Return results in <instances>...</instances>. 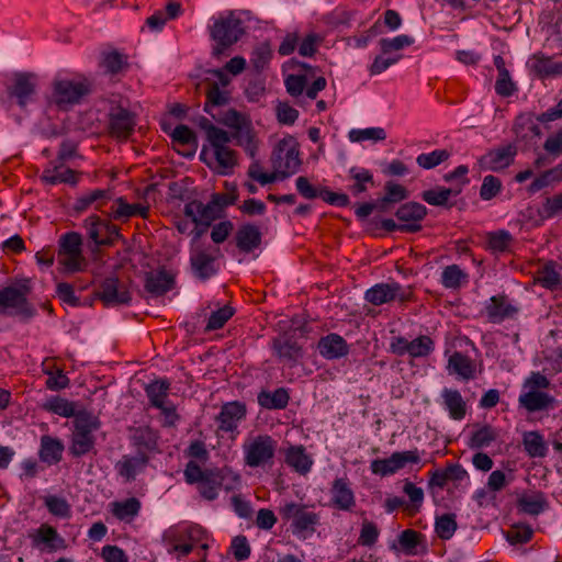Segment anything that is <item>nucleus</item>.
Here are the masks:
<instances>
[{"label": "nucleus", "instance_id": "4468645a", "mask_svg": "<svg viewBox=\"0 0 562 562\" xmlns=\"http://www.w3.org/2000/svg\"><path fill=\"white\" fill-rule=\"evenodd\" d=\"M88 237L98 246L112 245L121 237L120 228L108 220L92 214L83 221Z\"/></svg>", "mask_w": 562, "mask_h": 562}, {"label": "nucleus", "instance_id": "79ce46f5", "mask_svg": "<svg viewBox=\"0 0 562 562\" xmlns=\"http://www.w3.org/2000/svg\"><path fill=\"white\" fill-rule=\"evenodd\" d=\"M110 508L112 515L116 519L130 522L138 516L142 508V503L136 497H130L124 501H115L110 503Z\"/></svg>", "mask_w": 562, "mask_h": 562}, {"label": "nucleus", "instance_id": "4d7b16f0", "mask_svg": "<svg viewBox=\"0 0 562 562\" xmlns=\"http://www.w3.org/2000/svg\"><path fill=\"white\" fill-rule=\"evenodd\" d=\"M451 156V151L442 148L430 153H422L416 157V164L423 169H432L446 162Z\"/></svg>", "mask_w": 562, "mask_h": 562}, {"label": "nucleus", "instance_id": "a18cd8bd", "mask_svg": "<svg viewBox=\"0 0 562 562\" xmlns=\"http://www.w3.org/2000/svg\"><path fill=\"white\" fill-rule=\"evenodd\" d=\"M272 349L280 359L291 363H296L303 355L301 346L291 338H274Z\"/></svg>", "mask_w": 562, "mask_h": 562}, {"label": "nucleus", "instance_id": "69168bd1", "mask_svg": "<svg viewBox=\"0 0 562 562\" xmlns=\"http://www.w3.org/2000/svg\"><path fill=\"white\" fill-rule=\"evenodd\" d=\"M172 142L179 145H186L191 146L193 149V153L195 151L198 147V140L196 135L194 132L188 127L187 125L180 124L175 127V130L171 133Z\"/></svg>", "mask_w": 562, "mask_h": 562}, {"label": "nucleus", "instance_id": "a19ab883", "mask_svg": "<svg viewBox=\"0 0 562 562\" xmlns=\"http://www.w3.org/2000/svg\"><path fill=\"white\" fill-rule=\"evenodd\" d=\"M441 398L451 419L462 420L465 417L467 403L458 390L445 387L441 391Z\"/></svg>", "mask_w": 562, "mask_h": 562}, {"label": "nucleus", "instance_id": "f257e3e1", "mask_svg": "<svg viewBox=\"0 0 562 562\" xmlns=\"http://www.w3.org/2000/svg\"><path fill=\"white\" fill-rule=\"evenodd\" d=\"M184 481L196 484L201 497L206 501H215L221 487L229 492L240 485V475L229 467L202 469L199 463L189 461L183 471Z\"/></svg>", "mask_w": 562, "mask_h": 562}, {"label": "nucleus", "instance_id": "a878e982", "mask_svg": "<svg viewBox=\"0 0 562 562\" xmlns=\"http://www.w3.org/2000/svg\"><path fill=\"white\" fill-rule=\"evenodd\" d=\"M184 214L196 225H203L205 227H209L213 221L221 216V212L216 205L213 204L212 199L206 204L198 200L188 202L184 205Z\"/></svg>", "mask_w": 562, "mask_h": 562}, {"label": "nucleus", "instance_id": "c756f323", "mask_svg": "<svg viewBox=\"0 0 562 562\" xmlns=\"http://www.w3.org/2000/svg\"><path fill=\"white\" fill-rule=\"evenodd\" d=\"M317 350L323 358L334 360L347 356L349 345L342 336L330 333L318 340Z\"/></svg>", "mask_w": 562, "mask_h": 562}, {"label": "nucleus", "instance_id": "8fccbe9b", "mask_svg": "<svg viewBox=\"0 0 562 562\" xmlns=\"http://www.w3.org/2000/svg\"><path fill=\"white\" fill-rule=\"evenodd\" d=\"M440 282L446 289L457 290L469 282V276L460 266L449 265L443 268Z\"/></svg>", "mask_w": 562, "mask_h": 562}, {"label": "nucleus", "instance_id": "f8f14e48", "mask_svg": "<svg viewBox=\"0 0 562 562\" xmlns=\"http://www.w3.org/2000/svg\"><path fill=\"white\" fill-rule=\"evenodd\" d=\"M420 462V454L418 449L393 452L389 458L375 459L370 464V470L373 474L382 477L393 475L397 471L404 469L406 464H417Z\"/></svg>", "mask_w": 562, "mask_h": 562}, {"label": "nucleus", "instance_id": "412c9836", "mask_svg": "<svg viewBox=\"0 0 562 562\" xmlns=\"http://www.w3.org/2000/svg\"><path fill=\"white\" fill-rule=\"evenodd\" d=\"M136 125L134 114L122 106L112 108L109 113V132L116 139L125 140L134 132Z\"/></svg>", "mask_w": 562, "mask_h": 562}, {"label": "nucleus", "instance_id": "2eb2a0df", "mask_svg": "<svg viewBox=\"0 0 562 562\" xmlns=\"http://www.w3.org/2000/svg\"><path fill=\"white\" fill-rule=\"evenodd\" d=\"M435 349L434 340L427 335H420L413 340L403 336L394 337L390 344V350L396 356L408 355L412 358L428 357Z\"/></svg>", "mask_w": 562, "mask_h": 562}, {"label": "nucleus", "instance_id": "4c0bfd02", "mask_svg": "<svg viewBox=\"0 0 562 562\" xmlns=\"http://www.w3.org/2000/svg\"><path fill=\"white\" fill-rule=\"evenodd\" d=\"M447 370L449 373L459 375L462 380L469 381L475 378V362L467 355L454 351L448 359Z\"/></svg>", "mask_w": 562, "mask_h": 562}, {"label": "nucleus", "instance_id": "cd10ccee", "mask_svg": "<svg viewBox=\"0 0 562 562\" xmlns=\"http://www.w3.org/2000/svg\"><path fill=\"white\" fill-rule=\"evenodd\" d=\"M516 155V145L507 144L488 150L482 161L490 170L501 171L514 162Z\"/></svg>", "mask_w": 562, "mask_h": 562}, {"label": "nucleus", "instance_id": "473e14b6", "mask_svg": "<svg viewBox=\"0 0 562 562\" xmlns=\"http://www.w3.org/2000/svg\"><path fill=\"white\" fill-rule=\"evenodd\" d=\"M284 462L299 474H306L313 465L312 457L303 445L290 446L284 450Z\"/></svg>", "mask_w": 562, "mask_h": 562}, {"label": "nucleus", "instance_id": "774afa93", "mask_svg": "<svg viewBox=\"0 0 562 562\" xmlns=\"http://www.w3.org/2000/svg\"><path fill=\"white\" fill-rule=\"evenodd\" d=\"M403 491L408 496L412 503L411 506H406V509L409 512L411 515L418 513L424 502L423 488L407 481L404 484Z\"/></svg>", "mask_w": 562, "mask_h": 562}, {"label": "nucleus", "instance_id": "7ed1b4c3", "mask_svg": "<svg viewBox=\"0 0 562 562\" xmlns=\"http://www.w3.org/2000/svg\"><path fill=\"white\" fill-rule=\"evenodd\" d=\"M312 506L295 502L285 503L279 508L283 520L291 521L293 535L306 539L311 537L321 522V516L311 509Z\"/></svg>", "mask_w": 562, "mask_h": 562}, {"label": "nucleus", "instance_id": "7c9ffc66", "mask_svg": "<svg viewBox=\"0 0 562 562\" xmlns=\"http://www.w3.org/2000/svg\"><path fill=\"white\" fill-rule=\"evenodd\" d=\"M149 462V456L137 453L136 456L125 454L115 463V471L125 482H132L144 472Z\"/></svg>", "mask_w": 562, "mask_h": 562}, {"label": "nucleus", "instance_id": "bb28decb", "mask_svg": "<svg viewBox=\"0 0 562 562\" xmlns=\"http://www.w3.org/2000/svg\"><path fill=\"white\" fill-rule=\"evenodd\" d=\"M149 215V206L140 203H128L125 198L115 199L108 212V216L114 221L126 222L131 217L140 216L147 218Z\"/></svg>", "mask_w": 562, "mask_h": 562}, {"label": "nucleus", "instance_id": "2f4dec72", "mask_svg": "<svg viewBox=\"0 0 562 562\" xmlns=\"http://www.w3.org/2000/svg\"><path fill=\"white\" fill-rule=\"evenodd\" d=\"M262 235L254 224L241 225L235 234L236 247L240 252L250 254L261 245Z\"/></svg>", "mask_w": 562, "mask_h": 562}, {"label": "nucleus", "instance_id": "bf43d9fd", "mask_svg": "<svg viewBox=\"0 0 562 562\" xmlns=\"http://www.w3.org/2000/svg\"><path fill=\"white\" fill-rule=\"evenodd\" d=\"M496 438V430L490 425H484L472 434L469 445L471 448L480 449L488 447Z\"/></svg>", "mask_w": 562, "mask_h": 562}, {"label": "nucleus", "instance_id": "37998d69", "mask_svg": "<svg viewBox=\"0 0 562 562\" xmlns=\"http://www.w3.org/2000/svg\"><path fill=\"white\" fill-rule=\"evenodd\" d=\"M558 263L554 260H548L536 271L535 282L547 290H555L561 284V274L557 270Z\"/></svg>", "mask_w": 562, "mask_h": 562}, {"label": "nucleus", "instance_id": "4be33fe9", "mask_svg": "<svg viewBox=\"0 0 562 562\" xmlns=\"http://www.w3.org/2000/svg\"><path fill=\"white\" fill-rule=\"evenodd\" d=\"M34 548L55 552L67 548L66 540L58 533L57 529L46 522L29 533Z\"/></svg>", "mask_w": 562, "mask_h": 562}, {"label": "nucleus", "instance_id": "c9c22d12", "mask_svg": "<svg viewBox=\"0 0 562 562\" xmlns=\"http://www.w3.org/2000/svg\"><path fill=\"white\" fill-rule=\"evenodd\" d=\"M111 199L112 193L110 190L95 189L78 196L76 199L74 209L76 212L79 213L85 212L92 206L97 211H102V209L108 204V202Z\"/></svg>", "mask_w": 562, "mask_h": 562}, {"label": "nucleus", "instance_id": "6e6d98bb", "mask_svg": "<svg viewBox=\"0 0 562 562\" xmlns=\"http://www.w3.org/2000/svg\"><path fill=\"white\" fill-rule=\"evenodd\" d=\"M525 451L531 458H542L547 454V446L543 437L538 431H529L524 435Z\"/></svg>", "mask_w": 562, "mask_h": 562}, {"label": "nucleus", "instance_id": "680f3d73", "mask_svg": "<svg viewBox=\"0 0 562 562\" xmlns=\"http://www.w3.org/2000/svg\"><path fill=\"white\" fill-rule=\"evenodd\" d=\"M44 504L47 510L56 517L68 518L71 515V507L63 497L55 495L45 496Z\"/></svg>", "mask_w": 562, "mask_h": 562}, {"label": "nucleus", "instance_id": "9d476101", "mask_svg": "<svg viewBox=\"0 0 562 562\" xmlns=\"http://www.w3.org/2000/svg\"><path fill=\"white\" fill-rule=\"evenodd\" d=\"M243 34V22L233 13L215 21L211 29V36L216 42L213 54L222 55L225 49L238 42Z\"/></svg>", "mask_w": 562, "mask_h": 562}, {"label": "nucleus", "instance_id": "ea45409f", "mask_svg": "<svg viewBox=\"0 0 562 562\" xmlns=\"http://www.w3.org/2000/svg\"><path fill=\"white\" fill-rule=\"evenodd\" d=\"M515 243L514 236L506 229L488 232L485 249L494 256L510 254Z\"/></svg>", "mask_w": 562, "mask_h": 562}, {"label": "nucleus", "instance_id": "6ab92c4d", "mask_svg": "<svg viewBox=\"0 0 562 562\" xmlns=\"http://www.w3.org/2000/svg\"><path fill=\"white\" fill-rule=\"evenodd\" d=\"M519 311L520 307L504 293L490 297L484 307L486 317L492 324H501L506 319H514Z\"/></svg>", "mask_w": 562, "mask_h": 562}, {"label": "nucleus", "instance_id": "1a4fd4ad", "mask_svg": "<svg viewBox=\"0 0 562 562\" xmlns=\"http://www.w3.org/2000/svg\"><path fill=\"white\" fill-rule=\"evenodd\" d=\"M89 92L90 85L86 79L56 78L53 82L50 102L59 109L66 110L69 105L79 103Z\"/></svg>", "mask_w": 562, "mask_h": 562}, {"label": "nucleus", "instance_id": "dca6fc26", "mask_svg": "<svg viewBox=\"0 0 562 562\" xmlns=\"http://www.w3.org/2000/svg\"><path fill=\"white\" fill-rule=\"evenodd\" d=\"M412 291H404L400 283H378L366 291L364 299L367 302L380 306L385 303H390L394 300H398L401 303L412 301Z\"/></svg>", "mask_w": 562, "mask_h": 562}, {"label": "nucleus", "instance_id": "09e8293b", "mask_svg": "<svg viewBox=\"0 0 562 562\" xmlns=\"http://www.w3.org/2000/svg\"><path fill=\"white\" fill-rule=\"evenodd\" d=\"M169 390L170 382L167 379L156 380L145 387L149 403L155 408L162 407L165 404L169 403Z\"/></svg>", "mask_w": 562, "mask_h": 562}, {"label": "nucleus", "instance_id": "423d86ee", "mask_svg": "<svg viewBox=\"0 0 562 562\" xmlns=\"http://www.w3.org/2000/svg\"><path fill=\"white\" fill-rule=\"evenodd\" d=\"M82 238L79 233L68 232L61 235L57 252V261L64 272L75 273L83 271L86 259L82 255Z\"/></svg>", "mask_w": 562, "mask_h": 562}, {"label": "nucleus", "instance_id": "39448f33", "mask_svg": "<svg viewBox=\"0 0 562 562\" xmlns=\"http://www.w3.org/2000/svg\"><path fill=\"white\" fill-rule=\"evenodd\" d=\"M277 447L278 441L267 434L247 439L243 445L245 465L252 469L271 465Z\"/></svg>", "mask_w": 562, "mask_h": 562}, {"label": "nucleus", "instance_id": "ddd939ff", "mask_svg": "<svg viewBox=\"0 0 562 562\" xmlns=\"http://www.w3.org/2000/svg\"><path fill=\"white\" fill-rule=\"evenodd\" d=\"M95 296L105 307L128 304L132 300V294L126 282L113 276L105 278L101 282L95 292Z\"/></svg>", "mask_w": 562, "mask_h": 562}, {"label": "nucleus", "instance_id": "b1692460", "mask_svg": "<svg viewBox=\"0 0 562 562\" xmlns=\"http://www.w3.org/2000/svg\"><path fill=\"white\" fill-rule=\"evenodd\" d=\"M41 181L50 186L60 183L75 186L79 181V173L66 167L65 162L50 160L41 175Z\"/></svg>", "mask_w": 562, "mask_h": 562}, {"label": "nucleus", "instance_id": "72a5a7b5", "mask_svg": "<svg viewBox=\"0 0 562 562\" xmlns=\"http://www.w3.org/2000/svg\"><path fill=\"white\" fill-rule=\"evenodd\" d=\"M531 70L539 79L560 77L562 76V61L555 60L552 56L537 53L532 56Z\"/></svg>", "mask_w": 562, "mask_h": 562}, {"label": "nucleus", "instance_id": "864d4df0", "mask_svg": "<svg viewBox=\"0 0 562 562\" xmlns=\"http://www.w3.org/2000/svg\"><path fill=\"white\" fill-rule=\"evenodd\" d=\"M349 176L352 180V184L350 186L349 190L353 195H359L360 193L367 191L368 186H374L373 176L368 169L352 167L349 170Z\"/></svg>", "mask_w": 562, "mask_h": 562}, {"label": "nucleus", "instance_id": "603ef678", "mask_svg": "<svg viewBox=\"0 0 562 562\" xmlns=\"http://www.w3.org/2000/svg\"><path fill=\"white\" fill-rule=\"evenodd\" d=\"M518 508L529 515L537 516L548 508V502L541 492L522 495L517 502Z\"/></svg>", "mask_w": 562, "mask_h": 562}, {"label": "nucleus", "instance_id": "338daca9", "mask_svg": "<svg viewBox=\"0 0 562 562\" xmlns=\"http://www.w3.org/2000/svg\"><path fill=\"white\" fill-rule=\"evenodd\" d=\"M237 144L244 147L245 151L254 158L257 154L258 145L257 139L252 131L248 127V124L235 133Z\"/></svg>", "mask_w": 562, "mask_h": 562}, {"label": "nucleus", "instance_id": "9b49d317", "mask_svg": "<svg viewBox=\"0 0 562 562\" xmlns=\"http://www.w3.org/2000/svg\"><path fill=\"white\" fill-rule=\"evenodd\" d=\"M247 407L239 401L227 402L222 405L218 415L215 417L217 423V435L229 434L235 439L238 434L239 424L246 419Z\"/></svg>", "mask_w": 562, "mask_h": 562}, {"label": "nucleus", "instance_id": "f704fd0d", "mask_svg": "<svg viewBox=\"0 0 562 562\" xmlns=\"http://www.w3.org/2000/svg\"><path fill=\"white\" fill-rule=\"evenodd\" d=\"M100 67L111 77L124 75L130 68L128 56L117 49L103 52Z\"/></svg>", "mask_w": 562, "mask_h": 562}, {"label": "nucleus", "instance_id": "aec40b11", "mask_svg": "<svg viewBox=\"0 0 562 562\" xmlns=\"http://www.w3.org/2000/svg\"><path fill=\"white\" fill-rule=\"evenodd\" d=\"M30 289L26 284L9 285L0 290V314H7L9 310L19 313L29 312L27 294Z\"/></svg>", "mask_w": 562, "mask_h": 562}, {"label": "nucleus", "instance_id": "5fc2aeb1", "mask_svg": "<svg viewBox=\"0 0 562 562\" xmlns=\"http://www.w3.org/2000/svg\"><path fill=\"white\" fill-rule=\"evenodd\" d=\"M562 182V162L557 165L555 167L543 171L530 184L529 190L531 192L540 191L541 189L558 184Z\"/></svg>", "mask_w": 562, "mask_h": 562}, {"label": "nucleus", "instance_id": "f3484780", "mask_svg": "<svg viewBox=\"0 0 562 562\" xmlns=\"http://www.w3.org/2000/svg\"><path fill=\"white\" fill-rule=\"evenodd\" d=\"M37 76L33 72H14L11 83L7 86L9 97L15 98L18 105L24 109L36 93Z\"/></svg>", "mask_w": 562, "mask_h": 562}, {"label": "nucleus", "instance_id": "13d9d810", "mask_svg": "<svg viewBox=\"0 0 562 562\" xmlns=\"http://www.w3.org/2000/svg\"><path fill=\"white\" fill-rule=\"evenodd\" d=\"M513 132L516 137L526 139L530 135H539L540 128L529 115L520 114L514 122Z\"/></svg>", "mask_w": 562, "mask_h": 562}, {"label": "nucleus", "instance_id": "3c124183", "mask_svg": "<svg viewBox=\"0 0 562 562\" xmlns=\"http://www.w3.org/2000/svg\"><path fill=\"white\" fill-rule=\"evenodd\" d=\"M461 193V187H437L430 190H426L422 193V199L434 206H445L451 195H458Z\"/></svg>", "mask_w": 562, "mask_h": 562}, {"label": "nucleus", "instance_id": "49530a36", "mask_svg": "<svg viewBox=\"0 0 562 562\" xmlns=\"http://www.w3.org/2000/svg\"><path fill=\"white\" fill-rule=\"evenodd\" d=\"M201 85L205 87L206 101L204 103V111L206 113L212 114L213 108L222 106L228 103V92L222 90L216 81L206 79Z\"/></svg>", "mask_w": 562, "mask_h": 562}, {"label": "nucleus", "instance_id": "e2e57ef3", "mask_svg": "<svg viewBox=\"0 0 562 562\" xmlns=\"http://www.w3.org/2000/svg\"><path fill=\"white\" fill-rule=\"evenodd\" d=\"M423 535L414 529H405L398 536L401 549L408 555L416 554V548L422 542Z\"/></svg>", "mask_w": 562, "mask_h": 562}, {"label": "nucleus", "instance_id": "20e7f679", "mask_svg": "<svg viewBox=\"0 0 562 562\" xmlns=\"http://www.w3.org/2000/svg\"><path fill=\"white\" fill-rule=\"evenodd\" d=\"M100 427V420L97 416L79 412L74 418V430L71 435V445L69 452L71 456L79 458L89 453L95 443L93 432Z\"/></svg>", "mask_w": 562, "mask_h": 562}, {"label": "nucleus", "instance_id": "f03ea898", "mask_svg": "<svg viewBox=\"0 0 562 562\" xmlns=\"http://www.w3.org/2000/svg\"><path fill=\"white\" fill-rule=\"evenodd\" d=\"M550 380L539 371H532L524 381L518 404L528 413L548 411L553 407L554 397L546 390Z\"/></svg>", "mask_w": 562, "mask_h": 562}, {"label": "nucleus", "instance_id": "58836bf2", "mask_svg": "<svg viewBox=\"0 0 562 562\" xmlns=\"http://www.w3.org/2000/svg\"><path fill=\"white\" fill-rule=\"evenodd\" d=\"M158 432L148 426H140L133 430L131 440L136 448L137 453L148 456L149 452L157 449Z\"/></svg>", "mask_w": 562, "mask_h": 562}, {"label": "nucleus", "instance_id": "0e129e2a", "mask_svg": "<svg viewBox=\"0 0 562 562\" xmlns=\"http://www.w3.org/2000/svg\"><path fill=\"white\" fill-rule=\"evenodd\" d=\"M562 213V191L549 196L542 203L541 209L538 211L542 220L552 218Z\"/></svg>", "mask_w": 562, "mask_h": 562}, {"label": "nucleus", "instance_id": "6e6552de", "mask_svg": "<svg viewBox=\"0 0 562 562\" xmlns=\"http://www.w3.org/2000/svg\"><path fill=\"white\" fill-rule=\"evenodd\" d=\"M221 249L212 245L190 246V267L195 278L206 281L218 271L217 260Z\"/></svg>", "mask_w": 562, "mask_h": 562}, {"label": "nucleus", "instance_id": "de8ad7c7", "mask_svg": "<svg viewBox=\"0 0 562 562\" xmlns=\"http://www.w3.org/2000/svg\"><path fill=\"white\" fill-rule=\"evenodd\" d=\"M290 401L289 392L279 387L273 392L261 391L258 394V404L266 409H284Z\"/></svg>", "mask_w": 562, "mask_h": 562}, {"label": "nucleus", "instance_id": "a211bd4d", "mask_svg": "<svg viewBox=\"0 0 562 562\" xmlns=\"http://www.w3.org/2000/svg\"><path fill=\"white\" fill-rule=\"evenodd\" d=\"M231 139L232 135L226 132L224 135L217 136L209 143L214 153L216 171L223 176L232 173L237 165V154L228 146Z\"/></svg>", "mask_w": 562, "mask_h": 562}, {"label": "nucleus", "instance_id": "393cba45", "mask_svg": "<svg viewBox=\"0 0 562 562\" xmlns=\"http://www.w3.org/2000/svg\"><path fill=\"white\" fill-rule=\"evenodd\" d=\"M428 487L430 490L438 487L443 490L448 482H458L468 480L469 475L465 469L459 463H448L445 469H437L428 472Z\"/></svg>", "mask_w": 562, "mask_h": 562}, {"label": "nucleus", "instance_id": "0eeeda50", "mask_svg": "<svg viewBox=\"0 0 562 562\" xmlns=\"http://www.w3.org/2000/svg\"><path fill=\"white\" fill-rule=\"evenodd\" d=\"M272 162L279 179H285L297 172L302 160L300 145L293 136L289 135L279 140L272 154Z\"/></svg>", "mask_w": 562, "mask_h": 562}, {"label": "nucleus", "instance_id": "5701e85b", "mask_svg": "<svg viewBox=\"0 0 562 562\" xmlns=\"http://www.w3.org/2000/svg\"><path fill=\"white\" fill-rule=\"evenodd\" d=\"M395 215L402 224V233H416L422 229L420 222L427 215V209L420 203L408 202L402 204Z\"/></svg>", "mask_w": 562, "mask_h": 562}, {"label": "nucleus", "instance_id": "e433bc0d", "mask_svg": "<svg viewBox=\"0 0 562 562\" xmlns=\"http://www.w3.org/2000/svg\"><path fill=\"white\" fill-rule=\"evenodd\" d=\"M175 277L166 270L148 272L145 279V290L154 296H160L172 290Z\"/></svg>", "mask_w": 562, "mask_h": 562}, {"label": "nucleus", "instance_id": "c03bdc74", "mask_svg": "<svg viewBox=\"0 0 562 562\" xmlns=\"http://www.w3.org/2000/svg\"><path fill=\"white\" fill-rule=\"evenodd\" d=\"M64 445L57 439L48 435L42 436L40 459L48 465L58 463L63 458Z\"/></svg>", "mask_w": 562, "mask_h": 562}, {"label": "nucleus", "instance_id": "052dcab7", "mask_svg": "<svg viewBox=\"0 0 562 562\" xmlns=\"http://www.w3.org/2000/svg\"><path fill=\"white\" fill-rule=\"evenodd\" d=\"M457 527L454 514H445L436 519L435 530L437 536L442 540L452 538Z\"/></svg>", "mask_w": 562, "mask_h": 562}, {"label": "nucleus", "instance_id": "c85d7f7f", "mask_svg": "<svg viewBox=\"0 0 562 562\" xmlns=\"http://www.w3.org/2000/svg\"><path fill=\"white\" fill-rule=\"evenodd\" d=\"M330 503L340 510H351L356 506V498L347 477L335 479L330 488Z\"/></svg>", "mask_w": 562, "mask_h": 562}]
</instances>
